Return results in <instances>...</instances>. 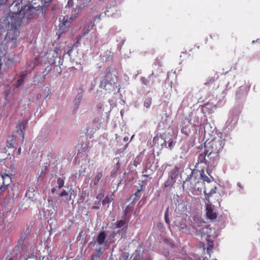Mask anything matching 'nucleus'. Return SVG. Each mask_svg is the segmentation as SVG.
Here are the masks:
<instances>
[{"label":"nucleus","mask_w":260,"mask_h":260,"mask_svg":"<svg viewBox=\"0 0 260 260\" xmlns=\"http://www.w3.org/2000/svg\"><path fill=\"white\" fill-rule=\"evenodd\" d=\"M99 207L98 206H94L92 207V209H99Z\"/></svg>","instance_id":"44"},{"label":"nucleus","mask_w":260,"mask_h":260,"mask_svg":"<svg viewBox=\"0 0 260 260\" xmlns=\"http://www.w3.org/2000/svg\"><path fill=\"white\" fill-rule=\"evenodd\" d=\"M74 4V0H69L68 2L67 6L69 8L72 7Z\"/></svg>","instance_id":"34"},{"label":"nucleus","mask_w":260,"mask_h":260,"mask_svg":"<svg viewBox=\"0 0 260 260\" xmlns=\"http://www.w3.org/2000/svg\"><path fill=\"white\" fill-rule=\"evenodd\" d=\"M189 171L190 173L183 182V188L186 190L191 191L195 188L196 184L199 182L198 178L195 176L198 171L197 169L190 170Z\"/></svg>","instance_id":"5"},{"label":"nucleus","mask_w":260,"mask_h":260,"mask_svg":"<svg viewBox=\"0 0 260 260\" xmlns=\"http://www.w3.org/2000/svg\"><path fill=\"white\" fill-rule=\"evenodd\" d=\"M224 145V140L221 137L215 138L209 142H206L204 149L207 152L218 153L221 150Z\"/></svg>","instance_id":"4"},{"label":"nucleus","mask_w":260,"mask_h":260,"mask_svg":"<svg viewBox=\"0 0 260 260\" xmlns=\"http://www.w3.org/2000/svg\"><path fill=\"white\" fill-rule=\"evenodd\" d=\"M27 75V71H25L22 74L20 78L17 81V82L15 84V87L16 88H18L23 83L24 80L26 78Z\"/></svg>","instance_id":"17"},{"label":"nucleus","mask_w":260,"mask_h":260,"mask_svg":"<svg viewBox=\"0 0 260 260\" xmlns=\"http://www.w3.org/2000/svg\"><path fill=\"white\" fill-rule=\"evenodd\" d=\"M21 148H19L18 150V155H20L21 154Z\"/></svg>","instance_id":"47"},{"label":"nucleus","mask_w":260,"mask_h":260,"mask_svg":"<svg viewBox=\"0 0 260 260\" xmlns=\"http://www.w3.org/2000/svg\"><path fill=\"white\" fill-rule=\"evenodd\" d=\"M15 140L13 136H9L7 139V146L9 148L14 147Z\"/></svg>","instance_id":"18"},{"label":"nucleus","mask_w":260,"mask_h":260,"mask_svg":"<svg viewBox=\"0 0 260 260\" xmlns=\"http://www.w3.org/2000/svg\"><path fill=\"white\" fill-rule=\"evenodd\" d=\"M104 195H105L104 192L103 191L101 192L100 193H99L96 196V199L100 201L101 199H102L104 197Z\"/></svg>","instance_id":"30"},{"label":"nucleus","mask_w":260,"mask_h":260,"mask_svg":"<svg viewBox=\"0 0 260 260\" xmlns=\"http://www.w3.org/2000/svg\"><path fill=\"white\" fill-rule=\"evenodd\" d=\"M214 81V78H211L210 80V82H213Z\"/></svg>","instance_id":"53"},{"label":"nucleus","mask_w":260,"mask_h":260,"mask_svg":"<svg viewBox=\"0 0 260 260\" xmlns=\"http://www.w3.org/2000/svg\"><path fill=\"white\" fill-rule=\"evenodd\" d=\"M67 23H68L67 21L61 22L59 25V28L57 29L56 34L60 36L61 34L67 31V28L69 27V25H67Z\"/></svg>","instance_id":"13"},{"label":"nucleus","mask_w":260,"mask_h":260,"mask_svg":"<svg viewBox=\"0 0 260 260\" xmlns=\"http://www.w3.org/2000/svg\"><path fill=\"white\" fill-rule=\"evenodd\" d=\"M175 173H174V172H173V173L171 174V175L170 177H171V178L173 179V178H174V177H175Z\"/></svg>","instance_id":"42"},{"label":"nucleus","mask_w":260,"mask_h":260,"mask_svg":"<svg viewBox=\"0 0 260 260\" xmlns=\"http://www.w3.org/2000/svg\"><path fill=\"white\" fill-rule=\"evenodd\" d=\"M72 51V49H70L68 52H67V53L70 55V54L71 53V52Z\"/></svg>","instance_id":"48"},{"label":"nucleus","mask_w":260,"mask_h":260,"mask_svg":"<svg viewBox=\"0 0 260 260\" xmlns=\"http://www.w3.org/2000/svg\"><path fill=\"white\" fill-rule=\"evenodd\" d=\"M159 140L162 141V143H161V146L162 147L164 146L166 147V141L164 138L162 137L161 135L159 136H156L153 139V142H156V141H159Z\"/></svg>","instance_id":"20"},{"label":"nucleus","mask_w":260,"mask_h":260,"mask_svg":"<svg viewBox=\"0 0 260 260\" xmlns=\"http://www.w3.org/2000/svg\"><path fill=\"white\" fill-rule=\"evenodd\" d=\"M237 185H238V186L240 188H241V189H243V188H244L243 186H242L240 183H239H239H238Z\"/></svg>","instance_id":"40"},{"label":"nucleus","mask_w":260,"mask_h":260,"mask_svg":"<svg viewBox=\"0 0 260 260\" xmlns=\"http://www.w3.org/2000/svg\"><path fill=\"white\" fill-rule=\"evenodd\" d=\"M165 221L167 224L168 225L170 224V220L169 218V208H167V209L166 210L165 213Z\"/></svg>","instance_id":"25"},{"label":"nucleus","mask_w":260,"mask_h":260,"mask_svg":"<svg viewBox=\"0 0 260 260\" xmlns=\"http://www.w3.org/2000/svg\"><path fill=\"white\" fill-rule=\"evenodd\" d=\"M114 193L112 192H109L107 196L104 198V199L102 201L103 205H106L108 204L111 202L114 201Z\"/></svg>","instance_id":"16"},{"label":"nucleus","mask_w":260,"mask_h":260,"mask_svg":"<svg viewBox=\"0 0 260 260\" xmlns=\"http://www.w3.org/2000/svg\"><path fill=\"white\" fill-rule=\"evenodd\" d=\"M22 240V238L21 237L20 238V239L18 241V243L20 245L21 244V241Z\"/></svg>","instance_id":"50"},{"label":"nucleus","mask_w":260,"mask_h":260,"mask_svg":"<svg viewBox=\"0 0 260 260\" xmlns=\"http://www.w3.org/2000/svg\"><path fill=\"white\" fill-rule=\"evenodd\" d=\"M141 191V189H138L137 191L135 193V194L131 196V197H132L133 196H135V198L133 199V201L136 200L137 198H140V196L139 195V193Z\"/></svg>","instance_id":"28"},{"label":"nucleus","mask_w":260,"mask_h":260,"mask_svg":"<svg viewBox=\"0 0 260 260\" xmlns=\"http://www.w3.org/2000/svg\"><path fill=\"white\" fill-rule=\"evenodd\" d=\"M219 160V155L216 152H207V150L204 149V152L200 154L198 157V162L196 164V168H200V166L202 163L205 165L203 168H206V171L208 175H210L209 171L212 169L217 164Z\"/></svg>","instance_id":"2"},{"label":"nucleus","mask_w":260,"mask_h":260,"mask_svg":"<svg viewBox=\"0 0 260 260\" xmlns=\"http://www.w3.org/2000/svg\"><path fill=\"white\" fill-rule=\"evenodd\" d=\"M148 79H146L145 77H142L141 78V80L143 82V83L146 85H148L149 84V81H148Z\"/></svg>","instance_id":"33"},{"label":"nucleus","mask_w":260,"mask_h":260,"mask_svg":"<svg viewBox=\"0 0 260 260\" xmlns=\"http://www.w3.org/2000/svg\"><path fill=\"white\" fill-rule=\"evenodd\" d=\"M105 15L109 17H117L120 15L119 10L117 9L116 5H113L108 7L105 12Z\"/></svg>","instance_id":"9"},{"label":"nucleus","mask_w":260,"mask_h":260,"mask_svg":"<svg viewBox=\"0 0 260 260\" xmlns=\"http://www.w3.org/2000/svg\"><path fill=\"white\" fill-rule=\"evenodd\" d=\"M198 173H200L201 179L203 180L204 182H206L208 183H210L214 181V178L210 174L211 172H212L211 169L209 171L210 175H209L210 176V177H208L205 174L204 168L201 169V170H198Z\"/></svg>","instance_id":"10"},{"label":"nucleus","mask_w":260,"mask_h":260,"mask_svg":"<svg viewBox=\"0 0 260 260\" xmlns=\"http://www.w3.org/2000/svg\"><path fill=\"white\" fill-rule=\"evenodd\" d=\"M7 158V154L5 152H0V164Z\"/></svg>","instance_id":"24"},{"label":"nucleus","mask_w":260,"mask_h":260,"mask_svg":"<svg viewBox=\"0 0 260 260\" xmlns=\"http://www.w3.org/2000/svg\"><path fill=\"white\" fill-rule=\"evenodd\" d=\"M153 75H154V73H152L151 75H149L148 78L149 79H150L151 78V76H153Z\"/></svg>","instance_id":"49"},{"label":"nucleus","mask_w":260,"mask_h":260,"mask_svg":"<svg viewBox=\"0 0 260 260\" xmlns=\"http://www.w3.org/2000/svg\"><path fill=\"white\" fill-rule=\"evenodd\" d=\"M192 114H190L189 115L186 117H185L181 122V132L183 135L188 136L190 134V125L192 123L191 121V116Z\"/></svg>","instance_id":"6"},{"label":"nucleus","mask_w":260,"mask_h":260,"mask_svg":"<svg viewBox=\"0 0 260 260\" xmlns=\"http://www.w3.org/2000/svg\"><path fill=\"white\" fill-rule=\"evenodd\" d=\"M91 1V0H77V4L74 10V15L78 14L79 11Z\"/></svg>","instance_id":"11"},{"label":"nucleus","mask_w":260,"mask_h":260,"mask_svg":"<svg viewBox=\"0 0 260 260\" xmlns=\"http://www.w3.org/2000/svg\"><path fill=\"white\" fill-rule=\"evenodd\" d=\"M128 139V137H126L124 138L123 140H124V141H127Z\"/></svg>","instance_id":"54"},{"label":"nucleus","mask_w":260,"mask_h":260,"mask_svg":"<svg viewBox=\"0 0 260 260\" xmlns=\"http://www.w3.org/2000/svg\"><path fill=\"white\" fill-rule=\"evenodd\" d=\"M41 98H42V95H41V94H40V93H37V94H36V99H37V100H40V99H41Z\"/></svg>","instance_id":"39"},{"label":"nucleus","mask_w":260,"mask_h":260,"mask_svg":"<svg viewBox=\"0 0 260 260\" xmlns=\"http://www.w3.org/2000/svg\"><path fill=\"white\" fill-rule=\"evenodd\" d=\"M117 223L116 226L118 228L123 227L126 224L125 220H120L119 221H117Z\"/></svg>","instance_id":"26"},{"label":"nucleus","mask_w":260,"mask_h":260,"mask_svg":"<svg viewBox=\"0 0 260 260\" xmlns=\"http://www.w3.org/2000/svg\"><path fill=\"white\" fill-rule=\"evenodd\" d=\"M55 189L54 188L52 189V192H54L55 191Z\"/></svg>","instance_id":"55"},{"label":"nucleus","mask_w":260,"mask_h":260,"mask_svg":"<svg viewBox=\"0 0 260 260\" xmlns=\"http://www.w3.org/2000/svg\"><path fill=\"white\" fill-rule=\"evenodd\" d=\"M51 93V90L49 88H48V93L47 94V96H48Z\"/></svg>","instance_id":"45"},{"label":"nucleus","mask_w":260,"mask_h":260,"mask_svg":"<svg viewBox=\"0 0 260 260\" xmlns=\"http://www.w3.org/2000/svg\"><path fill=\"white\" fill-rule=\"evenodd\" d=\"M101 16H102V14H100L99 15L96 16L94 17V21H96V20H98V21H100L101 19Z\"/></svg>","instance_id":"36"},{"label":"nucleus","mask_w":260,"mask_h":260,"mask_svg":"<svg viewBox=\"0 0 260 260\" xmlns=\"http://www.w3.org/2000/svg\"><path fill=\"white\" fill-rule=\"evenodd\" d=\"M216 187L214 185L212 188H210L209 185L205 186L204 188V194L205 195V200L207 201L206 203V215L208 218L210 219H214L217 217V214L213 211L212 205L210 204V198L216 192Z\"/></svg>","instance_id":"3"},{"label":"nucleus","mask_w":260,"mask_h":260,"mask_svg":"<svg viewBox=\"0 0 260 260\" xmlns=\"http://www.w3.org/2000/svg\"><path fill=\"white\" fill-rule=\"evenodd\" d=\"M94 25V24L92 21H90L89 24L86 25L83 29V33L81 35L80 38L85 36L86 35L88 34L90 30L93 29V27Z\"/></svg>","instance_id":"14"},{"label":"nucleus","mask_w":260,"mask_h":260,"mask_svg":"<svg viewBox=\"0 0 260 260\" xmlns=\"http://www.w3.org/2000/svg\"><path fill=\"white\" fill-rule=\"evenodd\" d=\"M103 253V251L102 247L96 249L94 253L91 256V260H100L101 256Z\"/></svg>","instance_id":"12"},{"label":"nucleus","mask_w":260,"mask_h":260,"mask_svg":"<svg viewBox=\"0 0 260 260\" xmlns=\"http://www.w3.org/2000/svg\"><path fill=\"white\" fill-rule=\"evenodd\" d=\"M7 260H16V258H14V257H10L9 259H8Z\"/></svg>","instance_id":"51"},{"label":"nucleus","mask_w":260,"mask_h":260,"mask_svg":"<svg viewBox=\"0 0 260 260\" xmlns=\"http://www.w3.org/2000/svg\"><path fill=\"white\" fill-rule=\"evenodd\" d=\"M112 75L109 73L106 74V76L103 78L101 81L100 87L106 90L110 89L112 86L113 83L110 80Z\"/></svg>","instance_id":"8"},{"label":"nucleus","mask_w":260,"mask_h":260,"mask_svg":"<svg viewBox=\"0 0 260 260\" xmlns=\"http://www.w3.org/2000/svg\"><path fill=\"white\" fill-rule=\"evenodd\" d=\"M103 177L102 172H98L93 179L94 184L96 185L98 184L100 179Z\"/></svg>","instance_id":"21"},{"label":"nucleus","mask_w":260,"mask_h":260,"mask_svg":"<svg viewBox=\"0 0 260 260\" xmlns=\"http://www.w3.org/2000/svg\"><path fill=\"white\" fill-rule=\"evenodd\" d=\"M139 213H140V210H139L138 211L136 210L134 213V215L136 216Z\"/></svg>","instance_id":"41"},{"label":"nucleus","mask_w":260,"mask_h":260,"mask_svg":"<svg viewBox=\"0 0 260 260\" xmlns=\"http://www.w3.org/2000/svg\"><path fill=\"white\" fill-rule=\"evenodd\" d=\"M173 142L172 141L169 143L168 147L170 149H172L173 147Z\"/></svg>","instance_id":"37"},{"label":"nucleus","mask_w":260,"mask_h":260,"mask_svg":"<svg viewBox=\"0 0 260 260\" xmlns=\"http://www.w3.org/2000/svg\"><path fill=\"white\" fill-rule=\"evenodd\" d=\"M102 108L103 105L101 103H100L97 106V108L99 111H101L102 109Z\"/></svg>","instance_id":"38"},{"label":"nucleus","mask_w":260,"mask_h":260,"mask_svg":"<svg viewBox=\"0 0 260 260\" xmlns=\"http://www.w3.org/2000/svg\"><path fill=\"white\" fill-rule=\"evenodd\" d=\"M134 201H133L132 203H131L127 207H126V209L124 211V213L125 215H126L129 212L132 211L134 208Z\"/></svg>","instance_id":"22"},{"label":"nucleus","mask_w":260,"mask_h":260,"mask_svg":"<svg viewBox=\"0 0 260 260\" xmlns=\"http://www.w3.org/2000/svg\"><path fill=\"white\" fill-rule=\"evenodd\" d=\"M202 124L201 120L198 115H195L193 117V121L192 122V126H201Z\"/></svg>","instance_id":"19"},{"label":"nucleus","mask_w":260,"mask_h":260,"mask_svg":"<svg viewBox=\"0 0 260 260\" xmlns=\"http://www.w3.org/2000/svg\"><path fill=\"white\" fill-rule=\"evenodd\" d=\"M2 260H7V258H6L5 259H4V257H3Z\"/></svg>","instance_id":"57"},{"label":"nucleus","mask_w":260,"mask_h":260,"mask_svg":"<svg viewBox=\"0 0 260 260\" xmlns=\"http://www.w3.org/2000/svg\"><path fill=\"white\" fill-rule=\"evenodd\" d=\"M81 100V99L80 96L76 98V99L75 100V105L76 106V108H78V107L80 104Z\"/></svg>","instance_id":"31"},{"label":"nucleus","mask_w":260,"mask_h":260,"mask_svg":"<svg viewBox=\"0 0 260 260\" xmlns=\"http://www.w3.org/2000/svg\"><path fill=\"white\" fill-rule=\"evenodd\" d=\"M5 3L4 0H0V6L2 5Z\"/></svg>","instance_id":"46"},{"label":"nucleus","mask_w":260,"mask_h":260,"mask_svg":"<svg viewBox=\"0 0 260 260\" xmlns=\"http://www.w3.org/2000/svg\"><path fill=\"white\" fill-rule=\"evenodd\" d=\"M29 0H15L11 5L14 12H12L8 17V23L11 25L5 37L8 42L16 40L19 34L18 30L22 19L26 18L31 19L35 13L36 8L29 5Z\"/></svg>","instance_id":"1"},{"label":"nucleus","mask_w":260,"mask_h":260,"mask_svg":"<svg viewBox=\"0 0 260 260\" xmlns=\"http://www.w3.org/2000/svg\"><path fill=\"white\" fill-rule=\"evenodd\" d=\"M152 104V99L151 98H147L144 102V106L146 108H149Z\"/></svg>","instance_id":"23"},{"label":"nucleus","mask_w":260,"mask_h":260,"mask_svg":"<svg viewBox=\"0 0 260 260\" xmlns=\"http://www.w3.org/2000/svg\"><path fill=\"white\" fill-rule=\"evenodd\" d=\"M213 248V243H210L207 248V251L208 253H209Z\"/></svg>","instance_id":"29"},{"label":"nucleus","mask_w":260,"mask_h":260,"mask_svg":"<svg viewBox=\"0 0 260 260\" xmlns=\"http://www.w3.org/2000/svg\"><path fill=\"white\" fill-rule=\"evenodd\" d=\"M68 192L66 191V190H63L61 193L60 194V197H63L64 196H68Z\"/></svg>","instance_id":"35"},{"label":"nucleus","mask_w":260,"mask_h":260,"mask_svg":"<svg viewBox=\"0 0 260 260\" xmlns=\"http://www.w3.org/2000/svg\"><path fill=\"white\" fill-rule=\"evenodd\" d=\"M100 200H99L98 201H95V203H94V204H95V205H98V204H100Z\"/></svg>","instance_id":"52"},{"label":"nucleus","mask_w":260,"mask_h":260,"mask_svg":"<svg viewBox=\"0 0 260 260\" xmlns=\"http://www.w3.org/2000/svg\"><path fill=\"white\" fill-rule=\"evenodd\" d=\"M164 242L167 243V244H169L172 247H174V244L173 242H172V241H170L168 239H164Z\"/></svg>","instance_id":"32"},{"label":"nucleus","mask_w":260,"mask_h":260,"mask_svg":"<svg viewBox=\"0 0 260 260\" xmlns=\"http://www.w3.org/2000/svg\"><path fill=\"white\" fill-rule=\"evenodd\" d=\"M11 181V178L9 174L2 173L0 175V194L6 190Z\"/></svg>","instance_id":"7"},{"label":"nucleus","mask_w":260,"mask_h":260,"mask_svg":"<svg viewBox=\"0 0 260 260\" xmlns=\"http://www.w3.org/2000/svg\"><path fill=\"white\" fill-rule=\"evenodd\" d=\"M57 184L59 188H62L64 185V180L61 178L57 179Z\"/></svg>","instance_id":"27"},{"label":"nucleus","mask_w":260,"mask_h":260,"mask_svg":"<svg viewBox=\"0 0 260 260\" xmlns=\"http://www.w3.org/2000/svg\"><path fill=\"white\" fill-rule=\"evenodd\" d=\"M22 141H23V139H24V134H23L22 136Z\"/></svg>","instance_id":"56"},{"label":"nucleus","mask_w":260,"mask_h":260,"mask_svg":"<svg viewBox=\"0 0 260 260\" xmlns=\"http://www.w3.org/2000/svg\"><path fill=\"white\" fill-rule=\"evenodd\" d=\"M147 260H150V259H147Z\"/></svg>","instance_id":"58"},{"label":"nucleus","mask_w":260,"mask_h":260,"mask_svg":"<svg viewBox=\"0 0 260 260\" xmlns=\"http://www.w3.org/2000/svg\"><path fill=\"white\" fill-rule=\"evenodd\" d=\"M106 234L105 231H101L97 236L96 242L99 245H102L106 239Z\"/></svg>","instance_id":"15"},{"label":"nucleus","mask_w":260,"mask_h":260,"mask_svg":"<svg viewBox=\"0 0 260 260\" xmlns=\"http://www.w3.org/2000/svg\"><path fill=\"white\" fill-rule=\"evenodd\" d=\"M2 62L1 59H0V75L2 73V72H1V67H2Z\"/></svg>","instance_id":"43"}]
</instances>
